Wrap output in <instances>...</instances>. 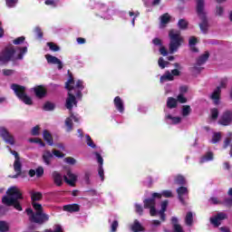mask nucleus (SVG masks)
Instances as JSON below:
<instances>
[{"label": "nucleus", "instance_id": "1", "mask_svg": "<svg viewBox=\"0 0 232 232\" xmlns=\"http://www.w3.org/2000/svg\"><path fill=\"white\" fill-rule=\"evenodd\" d=\"M32 199V208H26L25 213L29 217L31 222H35V224H44L50 220V216L44 214L43 210V205L37 203V201L43 198V194L34 190L29 191Z\"/></svg>", "mask_w": 232, "mask_h": 232}, {"label": "nucleus", "instance_id": "2", "mask_svg": "<svg viewBox=\"0 0 232 232\" xmlns=\"http://www.w3.org/2000/svg\"><path fill=\"white\" fill-rule=\"evenodd\" d=\"M65 88L68 90V98L66 100V108L67 110H72L73 106H77V100H81L82 97V90H84V82L81 80H78L75 84L72 77H70L67 82L65 83ZM76 95V99H75Z\"/></svg>", "mask_w": 232, "mask_h": 232}, {"label": "nucleus", "instance_id": "3", "mask_svg": "<svg viewBox=\"0 0 232 232\" xmlns=\"http://www.w3.org/2000/svg\"><path fill=\"white\" fill-rule=\"evenodd\" d=\"M28 52V44L23 47L8 45L0 53V64H6L9 61H21Z\"/></svg>", "mask_w": 232, "mask_h": 232}, {"label": "nucleus", "instance_id": "4", "mask_svg": "<svg viewBox=\"0 0 232 232\" xmlns=\"http://www.w3.org/2000/svg\"><path fill=\"white\" fill-rule=\"evenodd\" d=\"M19 200H23V193L17 187H11L6 191V196L2 198V203L5 206H14L17 211H23V207Z\"/></svg>", "mask_w": 232, "mask_h": 232}, {"label": "nucleus", "instance_id": "5", "mask_svg": "<svg viewBox=\"0 0 232 232\" xmlns=\"http://www.w3.org/2000/svg\"><path fill=\"white\" fill-rule=\"evenodd\" d=\"M151 197L152 198L145 199L143 204L145 209H150V217H155V215H157V208H155V198H162V197H165V198H169L173 197V194L171 193V190H163L161 193H152Z\"/></svg>", "mask_w": 232, "mask_h": 232}, {"label": "nucleus", "instance_id": "6", "mask_svg": "<svg viewBox=\"0 0 232 232\" xmlns=\"http://www.w3.org/2000/svg\"><path fill=\"white\" fill-rule=\"evenodd\" d=\"M169 37L170 39L169 52L170 53H173L179 50V46L182 44L183 39L182 36H180V31L177 30H170L169 33Z\"/></svg>", "mask_w": 232, "mask_h": 232}, {"label": "nucleus", "instance_id": "7", "mask_svg": "<svg viewBox=\"0 0 232 232\" xmlns=\"http://www.w3.org/2000/svg\"><path fill=\"white\" fill-rule=\"evenodd\" d=\"M197 12L202 21L199 28L203 34H206L208 32V19H206V13L204 12V0H197Z\"/></svg>", "mask_w": 232, "mask_h": 232}, {"label": "nucleus", "instance_id": "8", "mask_svg": "<svg viewBox=\"0 0 232 232\" xmlns=\"http://www.w3.org/2000/svg\"><path fill=\"white\" fill-rule=\"evenodd\" d=\"M11 89L14 92L18 99H20V101H23V102H24V104H29V105L32 104V98L26 95V88L14 83L11 85Z\"/></svg>", "mask_w": 232, "mask_h": 232}, {"label": "nucleus", "instance_id": "9", "mask_svg": "<svg viewBox=\"0 0 232 232\" xmlns=\"http://www.w3.org/2000/svg\"><path fill=\"white\" fill-rule=\"evenodd\" d=\"M227 86V79L223 78L220 82V85L214 90L212 94L210 95V99L214 102V104H218L220 101V93L222 92V88H226Z\"/></svg>", "mask_w": 232, "mask_h": 232}, {"label": "nucleus", "instance_id": "10", "mask_svg": "<svg viewBox=\"0 0 232 232\" xmlns=\"http://www.w3.org/2000/svg\"><path fill=\"white\" fill-rule=\"evenodd\" d=\"M53 155L58 159H63V157H64V154H63V152L59 150H53V153L50 152L49 150H46L44 152V155H43L44 164H46L47 166H50V162H52V159H53Z\"/></svg>", "mask_w": 232, "mask_h": 232}, {"label": "nucleus", "instance_id": "11", "mask_svg": "<svg viewBox=\"0 0 232 232\" xmlns=\"http://www.w3.org/2000/svg\"><path fill=\"white\" fill-rule=\"evenodd\" d=\"M10 153H12V155H14V169L16 173L15 176H13V179H17V177H19V175H21V159L19 158V154L17 153V151L15 150H12V149L10 147H7Z\"/></svg>", "mask_w": 232, "mask_h": 232}, {"label": "nucleus", "instance_id": "12", "mask_svg": "<svg viewBox=\"0 0 232 232\" xmlns=\"http://www.w3.org/2000/svg\"><path fill=\"white\" fill-rule=\"evenodd\" d=\"M178 198L181 204H186V200L189 198V191L186 187H180L177 189Z\"/></svg>", "mask_w": 232, "mask_h": 232}, {"label": "nucleus", "instance_id": "13", "mask_svg": "<svg viewBox=\"0 0 232 232\" xmlns=\"http://www.w3.org/2000/svg\"><path fill=\"white\" fill-rule=\"evenodd\" d=\"M0 137L4 139V140L6 142V144H11V146H14L15 144V140L14 139V136L11 135L8 130L5 128H0Z\"/></svg>", "mask_w": 232, "mask_h": 232}, {"label": "nucleus", "instance_id": "14", "mask_svg": "<svg viewBox=\"0 0 232 232\" xmlns=\"http://www.w3.org/2000/svg\"><path fill=\"white\" fill-rule=\"evenodd\" d=\"M227 218V214L224 212L218 213L217 216L210 218V224H213L214 227H218L222 223V220Z\"/></svg>", "mask_w": 232, "mask_h": 232}, {"label": "nucleus", "instance_id": "15", "mask_svg": "<svg viewBox=\"0 0 232 232\" xmlns=\"http://www.w3.org/2000/svg\"><path fill=\"white\" fill-rule=\"evenodd\" d=\"M232 121V112L229 111H225L219 119V124L222 126H229Z\"/></svg>", "mask_w": 232, "mask_h": 232}, {"label": "nucleus", "instance_id": "16", "mask_svg": "<svg viewBox=\"0 0 232 232\" xmlns=\"http://www.w3.org/2000/svg\"><path fill=\"white\" fill-rule=\"evenodd\" d=\"M95 155H96L97 161L100 164L99 169H98V175H99L100 179H102V181H104V169L102 168L104 160L102 159L101 154H99L98 152H95Z\"/></svg>", "mask_w": 232, "mask_h": 232}, {"label": "nucleus", "instance_id": "17", "mask_svg": "<svg viewBox=\"0 0 232 232\" xmlns=\"http://www.w3.org/2000/svg\"><path fill=\"white\" fill-rule=\"evenodd\" d=\"M45 59L49 64H57L58 70H63V62H61L59 58L52 56L51 54H46Z\"/></svg>", "mask_w": 232, "mask_h": 232}, {"label": "nucleus", "instance_id": "18", "mask_svg": "<svg viewBox=\"0 0 232 232\" xmlns=\"http://www.w3.org/2000/svg\"><path fill=\"white\" fill-rule=\"evenodd\" d=\"M63 179L69 186H75V182H77V175L72 173V171H68L67 175L63 177Z\"/></svg>", "mask_w": 232, "mask_h": 232}, {"label": "nucleus", "instance_id": "19", "mask_svg": "<svg viewBox=\"0 0 232 232\" xmlns=\"http://www.w3.org/2000/svg\"><path fill=\"white\" fill-rule=\"evenodd\" d=\"M72 121H74V122H79V118L72 114L71 117L65 120V126L67 128L66 131H72V130H73V122Z\"/></svg>", "mask_w": 232, "mask_h": 232}, {"label": "nucleus", "instance_id": "20", "mask_svg": "<svg viewBox=\"0 0 232 232\" xmlns=\"http://www.w3.org/2000/svg\"><path fill=\"white\" fill-rule=\"evenodd\" d=\"M64 178H63V175L61 173L54 171L53 173V180L56 186H63V180Z\"/></svg>", "mask_w": 232, "mask_h": 232}, {"label": "nucleus", "instance_id": "21", "mask_svg": "<svg viewBox=\"0 0 232 232\" xmlns=\"http://www.w3.org/2000/svg\"><path fill=\"white\" fill-rule=\"evenodd\" d=\"M114 105L116 110H118L120 113H122V111H124V103L122 102L121 97L118 96L114 98Z\"/></svg>", "mask_w": 232, "mask_h": 232}, {"label": "nucleus", "instance_id": "22", "mask_svg": "<svg viewBox=\"0 0 232 232\" xmlns=\"http://www.w3.org/2000/svg\"><path fill=\"white\" fill-rule=\"evenodd\" d=\"M34 92L38 99H43V97L46 95V89H44L43 86H38L34 88Z\"/></svg>", "mask_w": 232, "mask_h": 232}, {"label": "nucleus", "instance_id": "23", "mask_svg": "<svg viewBox=\"0 0 232 232\" xmlns=\"http://www.w3.org/2000/svg\"><path fill=\"white\" fill-rule=\"evenodd\" d=\"M166 209H168V200H165L161 203V209L159 211L161 220H166Z\"/></svg>", "mask_w": 232, "mask_h": 232}, {"label": "nucleus", "instance_id": "24", "mask_svg": "<svg viewBox=\"0 0 232 232\" xmlns=\"http://www.w3.org/2000/svg\"><path fill=\"white\" fill-rule=\"evenodd\" d=\"M171 222L173 224L174 232H184V228L178 223L179 219L177 218H172Z\"/></svg>", "mask_w": 232, "mask_h": 232}, {"label": "nucleus", "instance_id": "25", "mask_svg": "<svg viewBox=\"0 0 232 232\" xmlns=\"http://www.w3.org/2000/svg\"><path fill=\"white\" fill-rule=\"evenodd\" d=\"M63 211H68L69 213H75L76 211H79V205H65L63 206Z\"/></svg>", "mask_w": 232, "mask_h": 232}, {"label": "nucleus", "instance_id": "26", "mask_svg": "<svg viewBox=\"0 0 232 232\" xmlns=\"http://www.w3.org/2000/svg\"><path fill=\"white\" fill-rule=\"evenodd\" d=\"M166 119L168 121V124H179L180 121H182L180 117H172L169 114L166 116Z\"/></svg>", "mask_w": 232, "mask_h": 232}, {"label": "nucleus", "instance_id": "27", "mask_svg": "<svg viewBox=\"0 0 232 232\" xmlns=\"http://www.w3.org/2000/svg\"><path fill=\"white\" fill-rule=\"evenodd\" d=\"M43 135L45 142H47L49 146H53V139H52V134H50L48 130H44Z\"/></svg>", "mask_w": 232, "mask_h": 232}, {"label": "nucleus", "instance_id": "28", "mask_svg": "<svg viewBox=\"0 0 232 232\" xmlns=\"http://www.w3.org/2000/svg\"><path fill=\"white\" fill-rule=\"evenodd\" d=\"M131 230L133 232H140V231H144V227H142V225H140L139 220H135L133 225L131 226Z\"/></svg>", "mask_w": 232, "mask_h": 232}, {"label": "nucleus", "instance_id": "29", "mask_svg": "<svg viewBox=\"0 0 232 232\" xmlns=\"http://www.w3.org/2000/svg\"><path fill=\"white\" fill-rule=\"evenodd\" d=\"M209 160H213V152H208L199 160V162L200 164H204V162H209Z\"/></svg>", "mask_w": 232, "mask_h": 232}, {"label": "nucleus", "instance_id": "30", "mask_svg": "<svg viewBox=\"0 0 232 232\" xmlns=\"http://www.w3.org/2000/svg\"><path fill=\"white\" fill-rule=\"evenodd\" d=\"M208 59H209V53H205L203 55H201L197 62V64L198 66L204 64V63H206V61H208Z\"/></svg>", "mask_w": 232, "mask_h": 232}, {"label": "nucleus", "instance_id": "31", "mask_svg": "<svg viewBox=\"0 0 232 232\" xmlns=\"http://www.w3.org/2000/svg\"><path fill=\"white\" fill-rule=\"evenodd\" d=\"M166 81H173V74L169 71L160 77V82H166Z\"/></svg>", "mask_w": 232, "mask_h": 232}, {"label": "nucleus", "instance_id": "32", "mask_svg": "<svg viewBox=\"0 0 232 232\" xmlns=\"http://www.w3.org/2000/svg\"><path fill=\"white\" fill-rule=\"evenodd\" d=\"M167 108L170 110L173 108H177V99L175 98H168L167 100Z\"/></svg>", "mask_w": 232, "mask_h": 232}, {"label": "nucleus", "instance_id": "33", "mask_svg": "<svg viewBox=\"0 0 232 232\" xmlns=\"http://www.w3.org/2000/svg\"><path fill=\"white\" fill-rule=\"evenodd\" d=\"M169 23V14H165L160 16V26H164L165 24H168Z\"/></svg>", "mask_w": 232, "mask_h": 232}, {"label": "nucleus", "instance_id": "34", "mask_svg": "<svg viewBox=\"0 0 232 232\" xmlns=\"http://www.w3.org/2000/svg\"><path fill=\"white\" fill-rule=\"evenodd\" d=\"M185 223L187 226H191L193 224V213L188 212L185 218Z\"/></svg>", "mask_w": 232, "mask_h": 232}, {"label": "nucleus", "instance_id": "35", "mask_svg": "<svg viewBox=\"0 0 232 232\" xmlns=\"http://www.w3.org/2000/svg\"><path fill=\"white\" fill-rule=\"evenodd\" d=\"M114 218V220L111 224V231L115 232L117 231V228L119 227V221L117 220V216H112Z\"/></svg>", "mask_w": 232, "mask_h": 232}, {"label": "nucleus", "instance_id": "36", "mask_svg": "<svg viewBox=\"0 0 232 232\" xmlns=\"http://www.w3.org/2000/svg\"><path fill=\"white\" fill-rule=\"evenodd\" d=\"M10 229V226L5 221H0V232H6Z\"/></svg>", "mask_w": 232, "mask_h": 232}, {"label": "nucleus", "instance_id": "37", "mask_svg": "<svg viewBox=\"0 0 232 232\" xmlns=\"http://www.w3.org/2000/svg\"><path fill=\"white\" fill-rule=\"evenodd\" d=\"M220 139H222V134L220 132L214 133L212 140H211L212 144H217V142H218V140H220Z\"/></svg>", "mask_w": 232, "mask_h": 232}, {"label": "nucleus", "instance_id": "38", "mask_svg": "<svg viewBox=\"0 0 232 232\" xmlns=\"http://www.w3.org/2000/svg\"><path fill=\"white\" fill-rule=\"evenodd\" d=\"M178 26L180 30H186L188 28V21L180 19L178 23Z\"/></svg>", "mask_w": 232, "mask_h": 232}, {"label": "nucleus", "instance_id": "39", "mask_svg": "<svg viewBox=\"0 0 232 232\" xmlns=\"http://www.w3.org/2000/svg\"><path fill=\"white\" fill-rule=\"evenodd\" d=\"M55 108V104L47 102H45V104L44 105V110H45V111H52V110H53Z\"/></svg>", "mask_w": 232, "mask_h": 232}, {"label": "nucleus", "instance_id": "40", "mask_svg": "<svg viewBox=\"0 0 232 232\" xmlns=\"http://www.w3.org/2000/svg\"><path fill=\"white\" fill-rule=\"evenodd\" d=\"M158 64H159L160 68H161V70H164V68H166V66H168V64H169V62L164 61V58L161 57L159 59Z\"/></svg>", "mask_w": 232, "mask_h": 232}, {"label": "nucleus", "instance_id": "41", "mask_svg": "<svg viewBox=\"0 0 232 232\" xmlns=\"http://www.w3.org/2000/svg\"><path fill=\"white\" fill-rule=\"evenodd\" d=\"M175 184H178L179 186H183V184H186V179L182 176H178L175 179Z\"/></svg>", "mask_w": 232, "mask_h": 232}, {"label": "nucleus", "instance_id": "42", "mask_svg": "<svg viewBox=\"0 0 232 232\" xmlns=\"http://www.w3.org/2000/svg\"><path fill=\"white\" fill-rule=\"evenodd\" d=\"M85 139H86V143L88 146H90V148H96V145L92 140V137H90V135H86Z\"/></svg>", "mask_w": 232, "mask_h": 232}, {"label": "nucleus", "instance_id": "43", "mask_svg": "<svg viewBox=\"0 0 232 232\" xmlns=\"http://www.w3.org/2000/svg\"><path fill=\"white\" fill-rule=\"evenodd\" d=\"M188 113H191V107H189V105L183 106V109H182L183 117L188 116Z\"/></svg>", "mask_w": 232, "mask_h": 232}, {"label": "nucleus", "instance_id": "44", "mask_svg": "<svg viewBox=\"0 0 232 232\" xmlns=\"http://www.w3.org/2000/svg\"><path fill=\"white\" fill-rule=\"evenodd\" d=\"M129 15L130 17H133L131 21V24L132 26H135V17H139L140 13L139 12L134 13L132 11H130Z\"/></svg>", "mask_w": 232, "mask_h": 232}, {"label": "nucleus", "instance_id": "45", "mask_svg": "<svg viewBox=\"0 0 232 232\" xmlns=\"http://www.w3.org/2000/svg\"><path fill=\"white\" fill-rule=\"evenodd\" d=\"M210 113L211 119H213V121H217L218 118V109H211Z\"/></svg>", "mask_w": 232, "mask_h": 232}, {"label": "nucleus", "instance_id": "46", "mask_svg": "<svg viewBox=\"0 0 232 232\" xmlns=\"http://www.w3.org/2000/svg\"><path fill=\"white\" fill-rule=\"evenodd\" d=\"M47 46H49L52 52H59V47L53 43H47Z\"/></svg>", "mask_w": 232, "mask_h": 232}, {"label": "nucleus", "instance_id": "47", "mask_svg": "<svg viewBox=\"0 0 232 232\" xmlns=\"http://www.w3.org/2000/svg\"><path fill=\"white\" fill-rule=\"evenodd\" d=\"M17 1L19 0H5L6 5L8 6V8H14V6H15V5H17Z\"/></svg>", "mask_w": 232, "mask_h": 232}, {"label": "nucleus", "instance_id": "48", "mask_svg": "<svg viewBox=\"0 0 232 232\" xmlns=\"http://www.w3.org/2000/svg\"><path fill=\"white\" fill-rule=\"evenodd\" d=\"M45 232H63V227H61V225H55L53 227V230L49 229V230H45Z\"/></svg>", "mask_w": 232, "mask_h": 232}, {"label": "nucleus", "instance_id": "49", "mask_svg": "<svg viewBox=\"0 0 232 232\" xmlns=\"http://www.w3.org/2000/svg\"><path fill=\"white\" fill-rule=\"evenodd\" d=\"M24 36H20L13 41L14 44H23L24 43Z\"/></svg>", "mask_w": 232, "mask_h": 232}, {"label": "nucleus", "instance_id": "50", "mask_svg": "<svg viewBox=\"0 0 232 232\" xmlns=\"http://www.w3.org/2000/svg\"><path fill=\"white\" fill-rule=\"evenodd\" d=\"M178 102H181V104H184V102H188V99L184 97V94H179L178 95Z\"/></svg>", "mask_w": 232, "mask_h": 232}, {"label": "nucleus", "instance_id": "51", "mask_svg": "<svg viewBox=\"0 0 232 232\" xmlns=\"http://www.w3.org/2000/svg\"><path fill=\"white\" fill-rule=\"evenodd\" d=\"M63 160L67 164H71V165H73V164H75V162H77V160H75V159H73V158H65Z\"/></svg>", "mask_w": 232, "mask_h": 232}, {"label": "nucleus", "instance_id": "52", "mask_svg": "<svg viewBox=\"0 0 232 232\" xmlns=\"http://www.w3.org/2000/svg\"><path fill=\"white\" fill-rule=\"evenodd\" d=\"M29 141L36 142V143L40 144V146L44 147V142H43V140H41V139H30Z\"/></svg>", "mask_w": 232, "mask_h": 232}, {"label": "nucleus", "instance_id": "53", "mask_svg": "<svg viewBox=\"0 0 232 232\" xmlns=\"http://www.w3.org/2000/svg\"><path fill=\"white\" fill-rule=\"evenodd\" d=\"M189 46H195L197 44V38L195 36H192L188 40Z\"/></svg>", "mask_w": 232, "mask_h": 232}, {"label": "nucleus", "instance_id": "54", "mask_svg": "<svg viewBox=\"0 0 232 232\" xmlns=\"http://www.w3.org/2000/svg\"><path fill=\"white\" fill-rule=\"evenodd\" d=\"M44 174V169H43V167H39L36 169V176L37 177H43Z\"/></svg>", "mask_w": 232, "mask_h": 232}, {"label": "nucleus", "instance_id": "55", "mask_svg": "<svg viewBox=\"0 0 232 232\" xmlns=\"http://www.w3.org/2000/svg\"><path fill=\"white\" fill-rule=\"evenodd\" d=\"M38 39H43V32L41 31V28L36 27L34 30Z\"/></svg>", "mask_w": 232, "mask_h": 232}, {"label": "nucleus", "instance_id": "56", "mask_svg": "<svg viewBox=\"0 0 232 232\" xmlns=\"http://www.w3.org/2000/svg\"><path fill=\"white\" fill-rule=\"evenodd\" d=\"M135 209H136V213H139V215H142V206L139 205V204H135Z\"/></svg>", "mask_w": 232, "mask_h": 232}, {"label": "nucleus", "instance_id": "57", "mask_svg": "<svg viewBox=\"0 0 232 232\" xmlns=\"http://www.w3.org/2000/svg\"><path fill=\"white\" fill-rule=\"evenodd\" d=\"M152 43L155 44V46H162V41L159 38L152 40Z\"/></svg>", "mask_w": 232, "mask_h": 232}, {"label": "nucleus", "instance_id": "58", "mask_svg": "<svg viewBox=\"0 0 232 232\" xmlns=\"http://www.w3.org/2000/svg\"><path fill=\"white\" fill-rule=\"evenodd\" d=\"M185 93H188V86H181L179 88V94L184 95Z\"/></svg>", "mask_w": 232, "mask_h": 232}, {"label": "nucleus", "instance_id": "59", "mask_svg": "<svg viewBox=\"0 0 232 232\" xmlns=\"http://www.w3.org/2000/svg\"><path fill=\"white\" fill-rule=\"evenodd\" d=\"M209 203H210V204L217 205V204H221V201H220V200H218L217 198H210Z\"/></svg>", "mask_w": 232, "mask_h": 232}, {"label": "nucleus", "instance_id": "60", "mask_svg": "<svg viewBox=\"0 0 232 232\" xmlns=\"http://www.w3.org/2000/svg\"><path fill=\"white\" fill-rule=\"evenodd\" d=\"M217 15H222L224 14V7L218 6L216 11Z\"/></svg>", "mask_w": 232, "mask_h": 232}, {"label": "nucleus", "instance_id": "61", "mask_svg": "<svg viewBox=\"0 0 232 232\" xmlns=\"http://www.w3.org/2000/svg\"><path fill=\"white\" fill-rule=\"evenodd\" d=\"M45 5H50V6H57V3L53 0H46Z\"/></svg>", "mask_w": 232, "mask_h": 232}, {"label": "nucleus", "instance_id": "62", "mask_svg": "<svg viewBox=\"0 0 232 232\" xmlns=\"http://www.w3.org/2000/svg\"><path fill=\"white\" fill-rule=\"evenodd\" d=\"M160 53H161V55H164V57H166V55H168V51L166 50V47H160Z\"/></svg>", "mask_w": 232, "mask_h": 232}, {"label": "nucleus", "instance_id": "63", "mask_svg": "<svg viewBox=\"0 0 232 232\" xmlns=\"http://www.w3.org/2000/svg\"><path fill=\"white\" fill-rule=\"evenodd\" d=\"M32 135H39V126H35L33 128Z\"/></svg>", "mask_w": 232, "mask_h": 232}, {"label": "nucleus", "instance_id": "64", "mask_svg": "<svg viewBox=\"0 0 232 232\" xmlns=\"http://www.w3.org/2000/svg\"><path fill=\"white\" fill-rule=\"evenodd\" d=\"M224 204L225 206H232V198L225 199Z\"/></svg>", "mask_w": 232, "mask_h": 232}]
</instances>
